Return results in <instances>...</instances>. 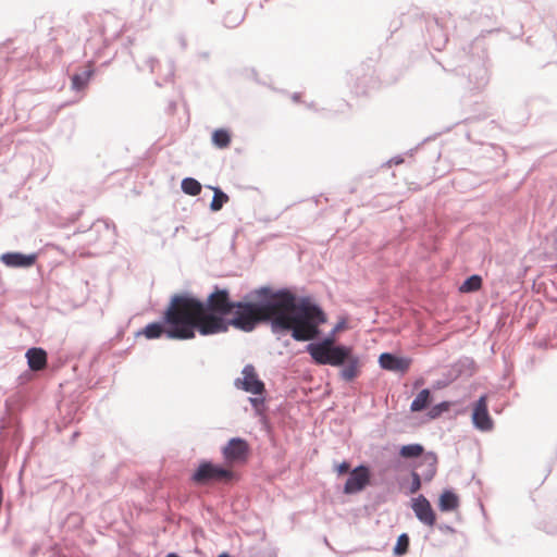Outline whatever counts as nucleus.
<instances>
[{"instance_id": "obj_25", "label": "nucleus", "mask_w": 557, "mask_h": 557, "mask_svg": "<svg viewBox=\"0 0 557 557\" xmlns=\"http://www.w3.org/2000/svg\"><path fill=\"white\" fill-rule=\"evenodd\" d=\"M399 454L405 458H416V457H422L423 454V446L420 444H408L404 445Z\"/></svg>"}, {"instance_id": "obj_23", "label": "nucleus", "mask_w": 557, "mask_h": 557, "mask_svg": "<svg viewBox=\"0 0 557 557\" xmlns=\"http://www.w3.org/2000/svg\"><path fill=\"white\" fill-rule=\"evenodd\" d=\"M182 190L190 196H197L201 191V184L191 177L184 178L182 181Z\"/></svg>"}, {"instance_id": "obj_27", "label": "nucleus", "mask_w": 557, "mask_h": 557, "mask_svg": "<svg viewBox=\"0 0 557 557\" xmlns=\"http://www.w3.org/2000/svg\"><path fill=\"white\" fill-rule=\"evenodd\" d=\"M409 547V537L406 533L398 536L396 545L394 547V555L403 556L407 553Z\"/></svg>"}, {"instance_id": "obj_15", "label": "nucleus", "mask_w": 557, "mask_h": 557, "mask_svg": "<svg viewBox=\"0 0 557 557\" xmlns=\"http://www.w3.org/2000/svg\"><path fill=\"white\" fill-rule=\"evenodd\" d=\"M271 319H273V315H233V319L228 322L243 331L250 332L261 321L271 324Z\"/></svg>"}, {"instance_id": "obj_3", "label": "nucleus", "mask_w": 557, "mask_h": 557, "mask_svg": "<svg viewBox=\"0 0 557 557\" xmlns=\"http://www.w3.org/2000/svg\"><path fill=\"white\" fill-rule=\"evenodd\" d=\"M324 322V315H273L271 330L282 336L292 333L298 342L313 339L319 334V325Z\"/></svg>"}, {"instance_id": "obj_24", "label": "nucleus", "mask_w": 557, "mask_h": 557, "mask_svg": "<svg viewBox=\"0 0 557 557\" xmlns=\"http://www.w3.org/2000/svg\"><path fill=\"white\" fill-rule=\"evenodd\" d=\"M212 189L214 191V195H213V199H212L211 205H210V209L212 211L216 212V211L222 209L224 203H226L230 198L220 188L213 187Z\"/></svg>"}, {"instance_id": "obj_8", "label": "nucleus", "mask_w": 557, "mask_h": 557, "mask_svg": "<svg viewBox=\"0 0 557 557\" xmlns=\"http://www.w3.org/2000/svg\"><path fill=\"white\" fill-rule=\"evenodd\" d=\"M370 482V471L367 466L360 465L354 468L344 485L343 492L352 495L361 492Z\"/></svg>"}, {"instance_id": "obj_30", "label": "nucleus", "mask_w": 557, "mask_h": 557, "mask_svg": "<svg viewBox=\"0 0 557 557\" xmlns=\"http://www.w3.org/2000/svg\"><path fill=\"white\" fill-rule=\"evenodd\" d=\"M249 403L257 412H260L264 406V397L262 395L249 397Z\"/></svg>"}, {"instance_id": "obj_12", "label": "nucleus", "mask_w": 557, "mask_h": 557, "mask_svg": "<svg viewBox=\"0 0 557 557\" xmlns=\"http://www.w3.org/2000/svg\"><path fill=\"white\" fill-rule=\"evenodd\" d=\"M472 422L476 429L483 432H487L493 429V421L487 411L485 396H481L476 401L472 413Z\"/></svg>"}, {"instance_id": "obj_33", "label": "nucleus", "mask_w": 557, "mask_h": 557, "mask_svg": "<svg viewBox=\"0 0 557 557\" xmlns=\"http://www.w3.org/2000/svg\"><path fill=\"white\" fill-rule=\"evenodd\" d=\"M218 557H230V555L227 553H222Z\"/></svg>"}, {"instance_id": "obj_2", "label": "nucleus", "mask_w": 557, "mask_h": 557, "mask_svg": "<svg viewBox=\"0 0 557 557\" xmlns=\"http://www.w3.org/2000/svg\"><path fill=\"white\" fill-rule=\"evenodd\" d=\"M232 307L228 292L215 288L207 305L187 294L175 295L164 313H232Z\"/></svg>"}, {"instance_id": "obj_29", "label": "nucleus", "mask_w": 557, "mask_h": 557, "mask_svg": "<svg viewBox=\"0 0 557 557\" xmlns=\"http://www.w3.org/2000/svg\"><path fill=\"white\" fill-rule=\"evenodd\" d=\"M421 480H422V476L420 475V473L412 471L411 472V483L407 490V494L417 493L421 487Z\"/></svg>"}, {"instance_id": "obj_6", "label": "nucleus", "mask_w": 557, "mask_h": 557, "mask_svg": "<svg viewBox=\"0 0 557 557\" xmlns=\"http://www.w3.org/2000/svg\"><path fill=\"white\" fill-rule=\"evenodd\" d=\"M233 478L232 471L224 469L210 461H202L191 475V480L197 484H208L211 482L228 481Z\"/></svg>"}, {"instance_id": "obj_31", "label": "nucleus", "mask_w": 557, "mask_h": 557, "mask_svg": "<svg viewBox=\"0 0 557 557\" xmlns=\"http://www.w3.org/2000/svg\"><path fill=\"white\" fill-rule=\"evenodd\" d=\"M346 321L343 319L341 320L331 331V334L327 337H332L334 339V335L345 326Z\"/></svg>"}, {"instance_id": "obj_16", "label": "nucleus", "mask_w": 557, "mask_h": 557, "mask_svg": "<svg viewBox=\"0 0 557 557\" xmlns=\"http://www.w3.org/2000/svg\"><path fill=\"white\" fill-rule=\"evenodd\" d=\"M437 457L434 453L429 451L422 455L418 468L421 469L420 475L425 482H430L436 474Z\"/></svg>"}, {"instance_id": "obj_26", "label": "nucleus", "mask_w": 557, "mask_h": 557, "mask_svg": "<svg viewBox=\"0 0 557 557\" xmlns=\"http://www.w3.org/2000/svg\"><path fill=\"white\" fill-rule=\"evenodd\" d=\"M91 75L92 70H88L84 74H75L72 77V87L77 90L84 88L87 85Z\"/></svg>"}, {"instance_id": "obj_13", "label": "nucleus", "mask_w": 557, "mask_h": 557, "mask_svg": "<svg viewBox=\"0 0 557 557\" xmlns=\"http://www.w3.org/2000/svg\"><path fill=\"white\" fill-rule=\"evenodd\" d=\"M379 363L382 369L405 373L410 367L411 359L407 357H397L389 352H383L379 358Z\"/></svg>"}, {"instance_id": "obj_21", "label": "nucleus", "mask_w": 557, "mask_h": 557, "mask_svg": "<svg viewBox=\"0 0 557 557\" xmlns=\"http://www.w3.org/2000/svg\"><path fill=\"white\" fill-rule=\"evenodd\" d=\"M212 143L216 148L224 149L231 144V134L225 128L215 129L212 133Z\"/></svg>"}, {"instance_id": "obj_7", "label": "nucleus", "mask_w": 557, "mask_h": 557, "mask_svg": "<svg viewBox=\"0 0 557 557\" xmlns=\"http://www.w3.org/2000/svg\"><path fill=\"white\" fill-rule=\"evenodd\" d=\"M187 319L193 324V336L195 330H198L202 335L216 334L227 329V322L223 315H190Z\"/></svg>"}, {"instance_id": "obj_5", "label": "nucleus", "mask_w": 557, "mask_h": 557, "mask_svg": "<svg viewBox=\"0 0 557 557\" xmlns=\"http://www.w3.org/2000/svg\"><path fill=\"white\" fill-rule=\"evenodd\" d=\"M334 339L326 337L320 343H310L306 350L318 364L342 366L351 354V348L345 345L333 346Z\"/></svg>"}, {"instance_id": "obj_20", "label": "nucleus", "mask_w": 557, "mask_h": 557, "mask_svg": "<svg viewBox=\"0 0 557 557\" xmlns=\"http://www.w3.org/2000/svg\"><path fill=\"white\" fill-rule=\"evenodd\" d=\"M483 280L480 275L473 274L469 276L460 286V293H474L481 289Z\"/></svg>"}, {"instance_id": "obj_17", "label": "nucleus", "mask_w": 557, "mask_h": 557, "mask_svg": "<svg viewBox=\"0 0 557 557\" xmlns=\"http://www.w3.org/2000/svg\"><path fill=\"white\" fill-rule=\"evenodd\" d=\"M26 358L29 369L41 370L47 362L46 351L41 348L32 347L26 351Z\"/></svg>"}, {"instance_id": "obj_4", "label": "nucleus", "mask_w": 557, "mask_h": 557, "mask_svg": "<svg viewBox=\"0 0 557 557\" xmlns=\"http://www.w3.org/2000/svg\"><path fill=\"white\" fill-rule=\"evenodd\" d=\"M189 315H163L161 322L148 324L143 334L149 338H159L165 335L171 339H188L193 337V324L187 319Z\"/></svg>"}, {"instance_id": "obj_22", "label": "nucleus", "mask_w": 557, "mask_h": 557, "mask_svg": "<svg viewBox=\"0 0 557 557\" xmlns=\"http://www.w3.org/2000/svg\"><path fill=\"white\" fill-rule=\"evenodd\" d=\"M430 391L428 388L421 389L414 399L411 401L410 410L413 412L423 410L429 401Z\"/></svg>"}, {"instance_id": "obj_32", "label": "nucleus", "mask_w": 557, "mask_h": 557, "mask_svg": "<svg viewBox=\"0 0 557 557\" xmlns=\"http://www.w3.org/2000/svg\"><path fill=\"white\" fill-rule=\"evenodd\" d=\"M348 469H349V463H348V462H346V461H343L342 463H339V465H338V467H337V472H338L339 474H342V473L347 472V471H348Z\"/></svg>"}, {"instance_id": "obj_11", "label": "nucleus", "mask_w": 557, "mask_h": 557, "mask_svg": "<svg viewBox=\"0 0 557 557\" xmlns=\"http://www.w3.org/2000/svg\"><path fill=\"white\" fill-rule=\"evenodd\" d=\"M411 508L421 523L428 527H433L435 524V512L433 511L430 502L423 495H419L412 499Z\"/></svg>"}, {"instance_id": "obj_10", "label": "nucleus", "mask_w": 557, "mask_h": 557, "mask_svg": "<svg viewBox=\"0 0 557 557\" xmlns=\"http://www.w3.org/2000/svg\"><path fill=\"white\" fill-rule=\"evenodd\" d=\"M249 446L247 442L240 437H233L222 449L224 459L230 462H243L247 459Z\"/></svg>"}, {"instance_id": "obj_14", "label": "nucleus", "mask_w": 557, "mask_h": 557, "mask_svg": "<svg viewBox=\"0 0 557 557\" xmlns=\"http://www.w3.org/2000/svg\"><path fill=\"white\" fill-rule=\"evenodd\" d=\"M37 256L23 255L20 252H7L1 255L0 260L10 268H29L35 264Z\"/></svg>"}, {"instance_id": "obj_28", "label": "nucleus", "mask_w": 557, "mask_h": 557, "mask_svg": "<svg viewBox=\"0 0 557 557\" xmlns=\"http://www.w3.org/2000/svg\"><path fill=\"white\" fill-rule=\"evenodd\" d=\"M450 406L451 404L449 401H442L434 405L429 411L430 418L435 419L440 417L443 412L448 411Z\"/></svg>"}, {"instance_id": "obj_1", "label": "nucleus", "mask_w": 557, "mask_h": 557, "mask_svg": "<svg viewBox=\"0 0 557 557\" xmlns=\"http://www.w3.org/2000/svg\"><path fill=\"white\" fill-rule=\"evenodd\" d=\"M231 306L232 311L242 313H323L312 297L297 298L288 289L273 292L270 287L255 289L244 301H231Z\"/></svg>"}, {"instance_id": "obj_18", "label": "nucleus", "mask_w": 557, "mask_h": 557, "mask_svg": "<svg viewBox=\"0 0 557 557\" xmlns=\"http://www.w3.org/2000/svg\"><path fill=\"white\" fill-rule=\"evenodd\" d=\"M438 507L442 511H453L459 507V497L450 490L442 493L438 500Z\"/></svg>"}, {"instance_id": "obj_9", "label": "nucleus", "mask_w": 557, "mask_h": 557, "mask_svg": "<svg viewBox=\"0 0 557 557\" xmlns=\"http://www.w3.org/2000/svg\"><path fill=\"white\" fill-rule=\"evenodd\" d=\"M243 379H237L235 385L253 395H262L265 391L264 383L258 377L255 367L246 364L242 371Z\"/></svg>"}, {"instance_id": "obj_19", "label": "nucleus", "mask_w": 557, "mask_h": 557, "mask_svg": "<svg viewBox=\"0 0 557 557\" xmlns=\"http://www.w3.org/2000/svg\"><path fill=\"white\" fill-rule=\"evenodd\" d=\"M347 359L348 363L341 370V377L349 382L358 374L359 358L357 356L349 355Z\"/></svg>"}]
</instances>
